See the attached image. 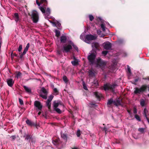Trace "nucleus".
<instances>
[{"mask_svg":"<svg viewBox=\"0 0 149 149\" xmlns=\"http://www.w3.org/2000/svg\"><path fill=\"white\" fill-rule=\"evenodd\" d=\"M101 27L103 32L105 31L106 29H107L105 27V24L104 23H102L100 24Z\"/></svg>","mask_w":149,"mask_h":149,"instance_id":"obj_24","label":"nucleus"},{"mask_svg":"<svg viewBox=\"0 0 149 149\" xmlns=\"http://www.w3.org/2000/svg\"><path fill=\"white\" fill-rule=\"evenodd\" d=\"M117 86V85L116 84H111L109 83H107L104 85V89L105 91L110 90L112 92H113L114 91L115 88Z\"/></svg>","mask_w":149,"mask_h":149,"instance_id":"obj_4","label":"nucleus"},{"mask_svg":"<svg viewBox=\"0 0 149 149\" xmlns=\"http://www.w3.org/2000/svg\"><path fill=\"white\" fill-rule=\"evenodd\" d=\"M80 131L79 130H77V135L78 137H79L80 135Z\"/></svg>","mask_w":149,"mask_h":149,"instance_id":"obj_43","label":"nucleus"},{"mask_svg":"<svg viewBox=\"0 0 149 149\" xmlns=\"http://www.w3.org/2000/svg\"><path fill=\"white\" fill-rule=\"evenodd\" d=\"M97 34L99 35H100V34L101 33V31H100V30H97Z\"/></svg>","mask_w":149,"mask_h":149,"instance_id":"obj_50","label":"nucleus"},{"mask_svg":"<svg viewBox=\"0 0 149 149\" xmlns=\"http://www.w3.org/2000/svg\"><path fill=\"white\" fill-rule=\"evenodd\" d=\"M7 82L8 85L10 87H12L14 84V81L12 79L10 78L7 79Z\"/></svg>","mask_w":149,"mask_h":149,"instance_id":"obj_15","label":"nucleus"},{"mask_svg":"<svg viewBox=\"0 0 149 149\" xmlns=\"http://www.w3.org/2000/svg\"><path fill=\"white\" fill-rule=\"evenodd\" d=\"M96 52L95 51H93L91 54L88 56V59L89 61L91 64H95L97 67H103L106 64V62L101 58H98L95 61L96 56Z\"/></svg>","mask_w":149,"mask_h":149,"instance_id":"obj_1","label":"nucleus"},{"mask_svg":"<svg viewBox=\"0 0 149 149\" xmlns=\"http://www.w3.org/2000/svg\"><path fill=\"white\" fill-rule=\"evenodd\" d=\"M13 18L16 22H17L20 20V19L19 18V15L17 13H15L13 16Z\"/></svg>","mask_w":149,"mask_h":149,"instance_id":"obj_19","label":"nucleus"},{"mask_svg":"<svg viewBox=\"0 0 149 149\" xmlns=\"http://www.w3.org/2000/svg\"><path fill=\"white\" fill-rule=\"evenodd\" d=\"M24 137L25 138V139L26 140H28L31 138L29 134H25Z\"/></svg>","mask_w":149,"mask_h":149,"instance_id":"obj_32","label":"nucleus"},{"mask_svg":"<svg viewBox=\"0 0 149 149\" xmlns=\"http://www.w3.org/2000/svg\"><path fill=\"white\" fill-rule=\"evenodd\" d=\"M53 98V96L52 95H50V96H49L47 100H49V101H50L51 102L52 101V100Z\"/></svg>","mask_w":149,"mask_h":149,"instance_id":"obj_42","label":"nucleus"},{"mask_svg":"<svg viewBox=\"0 0 149 149\" xmlns=\"http://www.w3.org/2000/svg\"><path fill=\"white\" fill-rule=\"evenodd\" d=\"M144 130L145 129L143 128H139L138 129L139 131L142 133H143L144 132Z\"/></svg>","mask_w":149,"mask_h":149,"instance_id":"obj_39","label":"nucleus"},{"mask_svg":"<svg viewBox=\"0 0 149 149\" xmlns=\"http://www.w3.org/2000/svg\"><path fill=\"white\" fill-rule=\"evenodd\" d=\"M133 113L134 114H136L137 113V110L136 108H134L133 110Z\"/></svg>","mask_w":149,"mask_h":149,"instance_id":"obj_51","label":"nucleus"},{"mask_svg":"<svg viewBox=\"0 0 149 149\" xmlns=\"http://www.w3.org/2000/svg\"><path fill=\"white\" fill-rule=\"evenodd\" d=\"M96 38V37L91 34L87 35L85 36L84 41L88 43H90V41L95 40Z\"/></svg>","mask_w":149,"mask_h":149,"instance_id":"obj_7","label":"nucleus"},{"mask_svg":"<svg viewBox=\"0 0 149 149\" xmlns=\"http://www.w3.org/2000/svg\"><path fill=\"white\" fill-rule=\"evenodd\" d=\"M52 143L54 145L56 146L59 143V140L58 139H57L55 141L53 140Z\"/></svg>","mask_w":149,"mask_h":149,"instance_id":"obj_29","label":"nucleus"},{"mask_svg":"<svg viewBox=\"0 0 149 149\" xmlns=\"http://www.w3.org/2000/svg\"><path fill=\"white\" fill-rule=\"evenodd\" d=\"M32 17L34 22L36 23L38 21V14L36 11L33 10L32 11Z\"/></svg>","mask_w":149,"mask_h":149,"instance_id":"obj_9","label":"nucleus"},{"mask_svg":"<svg viewBox=\"0 0 149 149\" xmlns=\"http://www.w3.org/2000/svg\"><path fill=\"white\" fill-rule=\"evenodd\" d=\"M26 92L28 93H31V89L28 87H27L25 86H23Z\"/></svg>","mask_w":149,"mask_h":149,"instance_id":"obj_22","label":"nucleus"},{"mask_svg":"<svg viewBox=\"0 0 149 149\" xmlns=\"http://www.w3.org/2000/svg\"><path fill=\"white\" fill-rule=\"evenodd\" d=\"M36 3L39 6L40 4L44 3V6H46L47 3V0H41L40 3L39 2L38 0H36Z\"/></svg>","mask_w":149,"mask_h":149,"instance_id":"obj_14","label":"nucleus"},{"mask_svg":"<svg viewBox=\"0 0 149 149\" xmlns=\"http://www.w3.org/2000/svg\"><path fill=\"white\" fill-rule=\"evenodd\" d=\"M23 56L22 55V54L20 56V57L21 58Z\"/></svg>","mask_w":149,"mask_h":149,"instance_id":"obj_63","label":"nucleus"},{"mask_svg":"<svg viewBox=\"0 0 149 149\" xmlns=\"http://www.w3.org/2000/svg\"><path fill=\"white\" fill-rule=\"evenodd\" d=\"M108 52V51H104L102 52V53L103 55H105L107 54Z\"/></svg>","mask_w":149,"mask_h":149,"instance_id":"obj_46","label":"nucleus"},{"mask_svg":"<svg viewBox=\"0 0 149 149\" xmlns=\"http://www.w3.org/2000/svg\"><path fill=\"white\" fill-rule=\"evenodd\" d=\"M146 119L148 121V122L149 123V118H148L147 117V118H146Z\"/></svg>","mask_w":149,"mask_h":149,"instance_id":"obj_57","label":"nucleus"},{"mask_svg":"<svg viewBox=\"0 0 149 149\" xmlns=\"http://www.w3.org/2000/svg\"><path fill=\"white\" fill-rule=\"evenodd\" d=\"M89 76L90 77H93L95 76V72L94 70L91 69L88 72Z\"/></svg>","mask_w":149,"mask_h":149,"instance_id":"obj_17","label":"nucleus"},{"mask_svg":"<svg viewBox=\"0 0 149 149\" xmlns=\"http://www.w3.org/2000/svg\"><path fill=\"white\" fill-rule=\"evenodd\" d=\"M19 102L20 104L22 105L23 104V101L22 99L19 98Z\"/></svg>","mask_w":149,"mask_h":149,"instance_id":"obj_45","label":"nucleus"},{"mask_svg":"<svg viewBox=\"0 0 149 149\" xmlns=\"http://www.w3.org/2000/svg\"><path fill=\"white\" fill-rule=\"evenodd\" d=\"M72 49V45L70 44H65L63 46V52H68L70 51Z\"/></svg>","mask_w":149,"mask_h":149,"instance_id":"obj_8","label":"nucleus"},{"mask_svg":"<svg viewBox=\"0 0 149 149\" xmlns=\"http://www.w3.org/2000/svg\"><path fill=\"white\" fill-rule=\"evenodd\" d=\"M115 63L114 64V65H113V66H112V68L111 69V67L110 68V69H111V70H114L115 69Z\"/></svg>","mask_w":149,"mask_h":149,"instance_id":"obj_48","label":"nucleus"},{"mask_svg":"<svg viewBox=\"0 0 149 149\" xmlns=\"http://www.w3.org/2000/svg\"><path fill=\"white\" fill-rule=\"evenodd\" d=\"M146 88L147 86L145 85H142L140 88L135 87L134 88V93L136 95L141 94L145 91Z\"/></svg>","mask_w":149,"mask_h":149,"instance_id":"obj_3","label":"nucleus"},{"mask_svg":"<svg viewBox=\"0 0 149 149\" xmlns=\"http://www.w3.org/2000/svg\"><path fill=\"white\" fill-rule=\"evenodd\" d=\"M39 8L45 16V18L47 19L49 18V16L50 14V10L49 8H47L45 11V8L42 6L39 7Z\"/></svg>","mask_w":149,"mask_h":149,"instance_id":"obj_6","label":"nucleus"},{"mask_svg":"<svg viewBox=\"0 0 149 149\" xmlns=\"http://www.w3.org/2000/svg\"><path fill=\"white\" fill-rule=\"evenodd\" d=\"M104 48L106 50H109L111 49V44L109 42H105L103 44Z\"/></svg>","mask_w":149,"mask_h":149,"instance_id":"obj_12","label":"nucleus"},{"mask_svg":"<svg viewBox=\"0 0 149 149\" xmlns=\"http://www.w3.org/2000/svg\"><path fill=\"white\" fill-rule=\"evenodd\" d=\"M93 84L96 86L98 85V82L97 80H95L93 82Z\"/></svg>","mask_w":149,"mask_h":149,"instance_id":"obj_47","label":"nucleus"},{"mask_svg":"<svg viewBox=\"0 0 149 149\" xmlns=\"http://www.w3.org/2000/svg\"><path fill=\"white\" fill-rule=\"evenodd\" d=\"M139 80V79H135L134 80V81H135V82H137V81H138Z\"/></svg>","mask_w":149,"mask_h":149,"instance_id":"obj_55","label":"nucleus"},{"mask_svg":"<svg viewBox=\"0 0 149 149\" xmlns=\"http://www.w3.org/2000/svg\"><path fill=\"white\" fill-rule=\"evenodd\" d=\"M112 104L116 106L122 105L121 100L120 98H118L116 100H113L112 98H111L108 100L107 105H111Z\"/></svg>","mask_w":149,"mask_h":149,"instance_id":"obj_5","label":"nucleus"},{"mask_svg":"<svg viewBox=\"0 0 149 149\" xmlns=\"http://www.w3.org/2000/svg\"><path fill=\"white\" fill-rule=\"evenodd\" d=\"M103 130L105 131V133H106V132H107V128L106 127H104L103 128Z\"/></svg>","mask_w":149,"mask_h":149,"instance_id":"obj_54","label":"nucleus"},{"mask_svg":"<svg viewBox=\"0 0 149 149\" xmlns=\"http://www.w3.org/2000/svg\"><path fill=\"white\" fill-rule=\"evenodd\" d=\"M22 48V45H20L18 49V51L19 52H21Z\"/></svg>","mask_w":149,"mask_h":149,"instance_id":"obj_37","label":"nucleus"},{"mask_svg":"<svg viewBox=\"0 0 149 149\" xmlns=\"http://www.w3.org/2000/svg\"><path fill=\"white\" fill-rule=\"evenodd\" d=\"M34 105L38 111H41L42 108V105L39 102L36 101L34 102Z\"/></svg>","mask_w":149,"mask_h":149,"instance_id":"obj_11","label":"nucleus"},{"mask_svg":"<svg viewBox=\"0 0 149 149\" xmlns=\"http://www.w3.org/2000/svg\"><path fill=\"white\" fill-rule=\"evenodd\" d=\"M29 43H28L26 45V47L24 49L23 52L22 54V55L24 56L26 54L28 50V49L29 47Z\"/></svg>","mask_w":149,"mask_h":149,"instance_id":"obj_16","label":"nucleus"},{"mask_svg":"<svg viewBox=\"0 0 149 149\" xmlns=\"http://www.w3.org/2000/svg\"><path fill=\"white\" fill-rule=\"evenodd\" d=\"M124 42V41L123 39H120L118 40V42L119 44H121L122 43H123Z\"/></svg>","mask_w":149,"mask_h":149,"instance_id":"obj_49","label":"nucleus"},{"mask_svg":"<svg viewBox=\"0 0 149 149\" xmlns=\"http://www.w3.org/2000/svg\"><path fill=\"white\" fill-rule=\"evenodd\" d=\"M127 70L128 71V74L129 75L131 74V71L130 67L129 66H127Z\"/></svg>","mask_w":149,"mask_h":149,"instance_id":"obj_41","label":"nucleus"},{"mask_svg":"<svg viewBox=\"0 0 149 149\" xmlns=\"http://www.w3.org/2000/svg\"><path fill=\"white\" fill-rule=\"evenodd\" d=\"M128 112L129 113V114L130 115H131V112L129 110H127Z\"/></svg>","mask_w":149,"mask_h":149,"instance_id":"obj_59","label":"nucleus"},{"mask_svg":"<svg viewBox=\"0 0 149 149\" xmlns=\"http://www.w3.org/2000/svg\"><path fill=\"white\" fill-rule=\"evenodd\" d=\"M94 94L96 97L99 99H100L102 97V94L101 93L97 92H94Z\"/></svg>","mask_w":149,"mask_h":149,"instance_id":"obj_18","label":"nucleus"},{"mask_svg":"<svg viewBox=\"0 0 149 149\" xmlns=\"http://www.w3.org/2000/svg\"><path fill=\"white\" fill-rule=\"evenodd\" d=\"M41 92L40 95V96L43 98L46 99L47 98L48 92L44 87L42 88L41 89Z\"/></svg>","mask_w":149,"mask_h":149,"instance_id":"obj_10","label":"nucleus"},{"mask_svg":"<svg viewBox=\"0 0 149 149\" xmlns=\"http://www.w3.org/2000/svg\"><path fill=\"white\" fill-rule=\"evenodd\" d=\"M72 149H78L76 147H74L73 148H72Z\"/></svg>","mask_w":149,"mask_h":149,"instance_id":"obj_62","label":"nucleus"},{"mask_svg":"<svg viewBox=\"0 0 149 149\" xmlns=\"http://www.w3.org/2000/svg\"><path fill=\"white\" fill-rule=\"evenodd\" d=\"M53 107L54 109L58 113H61L60 109L64 107L61 103V102L59 101H55L53 103Z\"/></svg>","mask_w":149,"mask_h":149,"instance_id":"obj_2","label":"nucleus"},{"mask_svg":"<svg viewBox=\"0 0 149 149\" xmlns=\"http://www.w3.org/2000/svg\"><path fill=\"white\" fill-rule=\"evenodd\" d=\"M41 113V112H40V111H39V112L38 113V115H40V114Z\"/></svg>","mask_w":149,"mask_h":149,"instance_id":"obj_60","label":"nucleus"},{"mask_svg":"<svg viewBox=\"0 0 149 149\" xmlns=\"http://www.w3.org/2000/svg\"><path fill=\"white\" fill-rule=\"evenodd\" d=\"M135 118H136V119L138 120L139 121H141V119L139 116L137 115H135Z\"/></svg>","mask_w":149,"mask_h":149,"instance_id":"obj_38","label":"nucleus"},{"mask_svg":"<svg viewBox=\"0 0 149 149\" xmlns=\"http://www.w3.org/2000/svg\"><path fill=\"white\" fill-rule=\"evenodd\" d=\"M54 92L56 93H57L58 92L57 89L56 88H55L54 89Z\"/></svg>","mask_w":149,"mask_h":149,"instance_id":"obj_53","label":"nucleus"},{"mask_svg":"<svg viewBox=\"0 0 149 149\" xmlns=\"http://www.w3.org/2000/svg\"><path fill=\"white\" fill-rule=\"evenodd\" d=\"M104 36L103 35V34H102L101 35H100V37H103Z\"/></svg>","mask_w":149,"mask_h":149,"instance_id":"obj_61","label":"nucleus"},{"mask_svg":"<svg viewBox=\"0 0 149 149\" xmlns=\"http://www.w3.org/2000/svg\"><path fill=\"white\" fill-rule=\"evenodd\" d=\"M146 101L143 99H141L140 100V103L142 107H143L145 104Z\"/></svg>","mask_w":149,"mask_h":149,"instance_id":"obj_26","label":"nucleus"},{"mask_svg":"<svg viewBox=\"0 0 149 149\" xmlns=\"http://www.w3.org/2000/svg\"><path fill=\"white\" fill-rule=\"evenodd\" d=\"M85 38V36H84V33H82L80 36V38L82 40L84 41V39Z\"/></svg>","mask_w":149,"mask_h":149,"instance_id":"obj_33","label":"nucleus"},{"mask_svg":"<svg viewBox=\"0 0 149 149\" xmlns=\"http://www.w3.org/2000/svg\"><path fill=\"white\" fill-rule=\"evenodd\" d=\"M53 26H56L58 29H61V24L57 21L54 20V22H51Z\"/></svg>","mask_w":149,"mask_h":149,"instance_id":"obj_13","label":"nucleus"},{"mask_svg":"<svg viewBox=\"0 0 149 149\" xmlns=\"http://www.w3.org/2000/svg\"><path fill=\"white\" fill-rule=\"evenodd\" d=\"M56 34L57 37H58L60 35V32L58 30H55Z\"/></svg>","mask_w":149,"mask_h":149,"instance_id":"obj_31","label":"nucleus"},{"mask_svg":"<svg viewBox=\"0 0 149 149\" xmlns=\"http://www.w3.org/2000/svg\"><path fill=\"white\" fill-rule=\"evenodd\" d=\"M148 113V110L146 108H145L143 111V114L144 116L146 118H147V114Z\"/></svg>","mask_w":149,"mask_h":149,"instance_id":"obj_28","label":"nucleus"},{"mask_svg":"<svg viewBox=\"0 0 149 149\" xmlns=\"http://www.w3.org/2000/svg\"><path fill=\"white\" fill-rule=\"evenodd\" d=\"M97 46L96 45H95V47L96 48H97Z\"/></svg>","mask_w":149,"mask_h":149,"instance_id":"obj_64","label":"nucleus"},{"mask_svg":"<svg viewBox=\"0 0 149 149\" xmlns=\"http://www.w3.org/2000/svg\"><path fill=\"white\" fill-rule=\"evenodd\" d=\"M63 80H64V81L66 83H67L68 82V79H67V77H66V76H64L63 77Z\"/></svg>","mask_w":149,"mask_h":149,"instance_id":"obj_40","label":"nucleus"},{"mask_svg":"<svg viewBox=\"0 0 149 149\" xmlns=\"http://www.w3.org/2000/svg\"><path fill=\"white\" fill-rule=\"evenodd\" d=\"M13 52H12L11 53V56L12 58H13Z\"/></svg>","mask_w":149,"mask_h":149,"instance_id":"obj_56","label":"nucleus"},{"mask_svg":"<svg viewBox=\"0 0 149 149\" xmlns=\"http://www.w3.org/2000/svg\"><path fill=\"white\" fill-rule=\"evenodd\" d=\"M26 123L27 124L30 126H33L35 125L34 123L32 122L31 121L29 120H27L26 121Z\"/></svg>","mask_w":149,"mask_h":149,"instance_id":"obj_25","label":"nucleus"},{"mask_svg":"<svg viewBox=\"0 0 149 149\" xmlns=\"http://www.w3.org/2000/svg\"><path fill=\"white\" fill-rule=\"evenodd\" d=\"M21 74H22L20 72H17V74H16V77L18 79L21 76Z\"/></svg>","mask_w":149,"mask_h":149,"instance_id":"obj_35","label":"nucleus"},{"mask_svg":"<svg viewBox=\"0 0 149 149\" xmlns=\"http://www.w3.org/2000/svg\"><path fill=\"white\" fill-rule=\"evenodd\" d=\"M69 43L70 44L74 47V48L77 52H79V50L77 47L75 45L74 43L72 42L71 41H69Z\"/></svg>","mask_w":149,"mask_h":149,"instance_id":"obj_23","label":"nucleus"},{"mask_svg":"<svg viewBox=\"0 0 149 149\" xmlns=\"http://www.w3.org/2000/svg\"><path fill=\"white\" fill-rule=\"evenodd\" d=\"M88 17H89V19L91 21H92L94 19V17L93 16V15H88Z\"/></svg>","mask_w":149,"mask_h":149,"instance_id":"obj_36","label":"nucleus"},{"mask_svg":"<svg viewBox=\"0 0 149 149\" xmlns=\"http://www.w3.org/2000/svg\"><path fill=\"white\" fill-rule=\"evenodd\" d=\"M46 104L47 106L48 107L49 109H50L51 107V101L49 100H47L46 102Z\"/></svg>","mask_w":149,"mask_h":149,"instance_id":"obj_27","label":"nucleus"},{"mask_svg":"<svg viewBox=\"0 0 149 149\" xmlns=\"http://www.w3.org/2000/svg\"><path fill=\"white\" fill-rule=\"evenodd\" d=\"M57 53L59 55H61L62 53L61 52L60 50H58L57 51Z\"/></svg>","mask_w":149,"mask_h":149,"instance_id":"obj_52","label":"nucleus"},{"mask_svg":"<svg viewBox=\"0 0 149 149\" xmlns=\"http://www.w3.org/2000/svg\"><path fill=\"white\" fill-rule=\"evenodd\" d=\"M83 88L86 90H88V88L84 81L83 82Z\"/></svg>","mask_w":149,"mask_h":149,"instance_id":"obj_34","label":"nucleus"},{"mask_svg":"<svg viewBox=\"0 0 149 149\" xmlns=\"http://www.w3.org/2000/svg\"><path fill=\"white\" fill-rule=\"evenodd\" d=\"M74 61L71 62L72 64L73 65L76 66L78 64L79 61L78 59H76L74 57Z\"/></svg>","mask_w":149,"mask_h":149,"instance_id":"obj_21","label":"nucleus"},{"mask_svg":"<svg viewBox=\"0 0 149 149\" xmlns=\"http://www.w3.org/2000/svg\"><path fill=\"white\" fill-rule=\"evenodd\" d=\"M60 41L61 42L65 43L67 41V38L65 36H62L61 37Z\"/></svg>","mask_w":149,"mask_h":149,"instance_id":"obj_20","label":"nucleus"},{"mask_svg":"<svg viewBox=\"0 0 149 149\" xmlns=\"http://www.w3.org/2000/svg\"><path fill=\"white\" fill-rule=\"evenodd\" d=\"M61 137L65 140H67V137L66 134H61Z\"/></svg>","mask_w":149,"mask_h":149,"instance_id":"obj_30","label":"nucleus"},{"mask_svg":"<svg viewBox=\"0 0 149 149\" xmlns=\"http://www.w3.org/2000/svg\"><path fill=\"white\" fill-rule=\"evenodd\" d=\"M16 138V136L15 135L12 136L10 137L12 141L15 140Z\"/></svg>","mask_w":149,"mask_h":149,"instance_id":"obj_44","label":"nucleus"},{"mask_svg":"<svg viewBox=\"0 0 149 149\" xmlns=\"http://www.w3.org/2000/svg\"><path fill=\"white\" fill-rule=\"evenodd\" d=\"M106 24H107V25H109V23L108 22H106L105 25H106Z\"/></svg>","mask_w":149,"mask_h":149,"instance_id":"obj_58","label":"nucleus"}]
</instances>
